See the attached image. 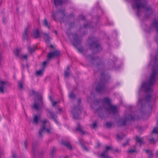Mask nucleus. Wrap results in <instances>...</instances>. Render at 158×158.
<instances>
[{
	"instance_id": "obj_1",
	"label": "nucleus",
	"mask_w": 158,
	"mask_h": 158,
	"mask_svg": "<svg viewBox=\"0 0 158 158\" xmlns=\"http://www.w3.org/2000/svg\"><path fill=\"white\" fill-rule=\"evenodd\" d=\"M142 0H132L131 6L133 9H136L137 10V15L138 17L140 16L141 10H144V15L146 18L152 17L155 12V9L150 5L146 6L142 2Z\"/></svg>"
},
{
	"instance_id": "obj_2",
	"label": "nucleus",
	"mask_w": 158,
	"mask_h": 158,
	"mask_svg": "<svg viewBox=\"0 0 158 158\" xmlns=\"http://www.w3.org/2000/svg\"><path fill=\"white\" fill-rule=\"evenodd\" d=\"M109 77L104 73H101L100 79L96 87V91L100 94H102L106 91V84L108 82Z\"/></svg>"
},
{
	"instance_id": "obj_3",
	"label": "nucleus",
	"mask_w": 158,
	"mask_h": 158,
	"mask_svg": "<svg viewBox=\"0 0 158 158\" xmlns=\"http://www.w3.org/2000/svg\"><path fill=\"white\" fill-rule=\"evenodd\" d=\"M52 17L55 21L57 22L60 20V22L64 23L65 19L67 18L66 15L65 11L64 9H62L61 8H59L58 10L54 12V11L51 12Z\"/></svg>"
},
{
	"instance_id": "obj_4",
	"label": "nucleus",
	"mask_w": 158,
	"mask_h": 158,
	"mask_svg": "<svg viewBox=\"0 0 158 158\" xmlns=\"http://www.w3.org/2000/svg\"><path fill=\"white\" fill-rule=\"evenodd\" d=\"M87 59L91 61L92 65L98 69H103L104 68V63L102 59L98 56H94L91 55H89L87 56Z\"/></svg>"
},
{
	"instance_id": "obj_5",
	"label": "nucleus",
	"mask_w": 158,
	"mask_h": 158,
	"mask_svg": "<svg viewBox=\"0 0 158 158\" xmlns=\"http://www.w3.org/2000/svg\"><path fill=\"white\" fill-rule=\"evenodd\" d=\"M139 117L132 113L126 114L123 118H120L117 121L119 126H125L128 121H134L139 119Z\"/></svg>"
},
{
	"instance_id": "obj_6",
	"label": "nucleus",
	"mask_w": 158,
	"mask_h": 158,
	"mask_svg": "<svg viewBox=\"0 0 158 158\" xmlns=\"http://www.w3.org/2000/svg\"><path fill=\"white\" fill-rule=\"evenodd\" d=\"M89 41H91L92 42L89 44L90 48L92 49V54L98 53L102 50L100 44H99L97 40L94 37L89 38Z\"/></svg>"
},
{
	"instance_id": "obj_7",
	"label": "nucleus",
	"mask_w": 158,
	"mask_h": 158,
	"mask_svg": "<svg viewBox=\"0 0 158 158\" xmlns=\"http://www.w3.org/2000/svg\"><path fill=\"white\" fill-rule=\"evenodd\" d=\"M32 93L38 99L37 102H35L32 107L36 110H40V108H42L44 106L42 96L41 95H40L38 92L34 90H32Z\"/></svg>"
},
{
	"instance_id": "obj_8",
	"label": "nucleus",
	"mask_w": 158,
	"mask_h": 158,
	"mask_svg": "<svg viewBox=\"0 0 158 158\" xmlns=\"http://www.w3.org/2000/svg\"><path fill=\"white\" fill-rule=\"evenodd\" d=\"M73 45L75 46L80 53H82L84 51V48L81 45L82 39L81 37H79L76 34L73 35Z\"/></svg>"
},
{
	"instance_id": "obj_9",
	"label": "nucleus",
	"mask_w": 158,
	"mask_h": 158,
	"mask_svg": "<svg viewBox=\"0 0 158 158\" xmlns=\"http://www.w3.org/2000/svg\"><path fill=\"white\" fill-rule=\"evenodd\" d=\"M78 106H77L74 107L71 111L73 115V118L76 119H79V115L81 113V111L79 106L81 103V99H78Z\"/></svg>"
},
{
	"instance_id": "obj_10",
	"label": "nucleus",
	"mask_w": 158,
	"mask_h": 158,
	"mask_svg": "<svg viewBox=\"0 0 158 158\" xmlns=\"http://www.w3.org/2000/svg\"><path fill=\"white\" fill-rule=\"evenodd\" d=\"M106 112H108L109 114H115L117 113V106L111 104L108 107H106L104 109Z\"/></svg>"
},
{
	"instance_id": "obj_11",
	"label": "nucleus",
	"mask_w": 158,
	"mask_h": 158,
	"mask_svg": "<svg viewBox=\"0 0 158 158\" xmlns=\"http://www.w3.org/2000/svg\"><path fill=\"white\" fill-rule=\"evenodd\" d=\"M151 26L155 29L156 30L157 34L155 40L156 43L158 44V20L157 19H154L151 24Z\"/></svg>"
},
{
	"instance_id": "obj_12",
	"label": "nucleus",
	"mask_w": 158,
	"mask_h": 158,
	"mask_svg": "<svg viewBox=\"0 0 158 158\" xmlns=\"http://www.w3.org/2000/svg\"><path fill=\"white\" fill-rule=\"evenodd\" d=\"M39 145V143L38 142H34L33 143L32 145V153L34 158H36V154L38 153V146Z\"/></svg>"
},
{
	"instance_id": "obj_13",
	"label": "nucleus",
	"mask_w": 158,
	"mask_h": 158,
	"mask_svg": "<svg viewBox=\"0 0 158 158\" xmlns=\"http://www.w3.org/2000/svg\"><path fill=\"white\" fill-rule=\"evenodd\" d=\"M60 54V52L59 50H56L54 52H50L48 55L47 59L48 60H49L54 57H59Z\"/></svg>"
},
{
	"instance_id": "obj_14",
	"label": "nucleus",
	"mask_w": 158,
	"mask_h": 158,
	"mask_svg": "<svg viewBox=\"0 0 158 158\" xmlns=\"http://www.w3.org/2000/svg\"><path fill=\"white\" fill-rule=\"evenodd\" d=\"M46 110L50 114V118H52L58 125H60V123L57 121L56 119L57 117V115L50 109H47Z\"/></svg>"
},
{
	"instance_id": "obj_15",
	"label": "nucleus",
	"mask_w": 158,
	"mask_h": 158,
	"mask_svg": "<svg viewBox=\"0 0 158 158\" xmlns=\"http://www.w3.org/2000/svg\"><path fill=\"white\" fill-rule=\"evenodd\" d=\"M46 110L50 114V118H52L58 125H60V123L57 121L56 119L57 117V115L50 109H47Z\"/></svg>"
},
{
	"instance_id": "obj_16",
	"label": "nucleus",
	"mask_w": 158,
	"mask_h": 158,
	"mask_svg": "<svg viewBox=\"0 0 158 158\" xmlns=\"http://www.w3.org/2000/svg\"><path fill=\"white\" fill-rule=\"evenodd\" d=\"M46 110L50 114V118H52L58 125H60V123L57 121L56 119L57 117V115L50 109H47Z\"/></svg>"
},
{
	"instance_id": "obj_17",
	"label": "nucleus",
	"mask_w": 158,
	"mask_h": 158,
	"mask_svg": "<svg viewBox=\"0 0 158 158\" xmlns=\"http://www.w3.org/2000/svg\"><path fill=\"white\" fill-rule=\"evenodd\" d=\"M46 110L50 114V118H52L58 125H60V123L57 121L56 119L57 117V115L50 109H47Z\"/></svg>"
},
{
	"instance_id": "obj_18",
	"label": "nucleus",
	"mask_w": 158,
	"mask_h": 158,
	"mask_svg": "<svg viewBox=\"0 0 158 158\" xmlns=\"http://www.w3.org/2000/svg\"><path fill=\"white\" fill-rule=\"evenodd\" d=\"M46 122V121L45 120H44L42 121L43 125L41 127L38 132L40 138H42L43 137L42 133L43 132V131L44 130V129H45Z\"/></svg>"
},
{
	"instance_id": "obj_19",
	"label": "nucleus",
	"mask_w": 158,
	"mask_h": 158,
	"mask_svg": "<svg viewBox=\"0 0 158 158\" xmlns=\"http://www.w3.org/2000/svg\"><path fill=\"white\" fill-rule=\"evenodd\" d=\"M29 27H27L24 29V33L22 34V39L23 41L25 40H28L29 39V36L27 34V31Z\"/></svg>"
},
{
	"instance_id": "obj_20",
	"label": "nucleus",
	"mask_w": 158,
	"mask_h": 158,
	"mask_svg": "<svg viewBox=\"0 0 158 158\" xmlns=\"http://www.w3.org/2000/svg\"><path fill=\"white\" fill-rule=\"evenodd\" d=\"M31 36H33L35 39L41 37V35L39 30L36 29L35 30H33V33L31 34Z\"/></svg>"
},
{
	"instance_id": "obj_21",
	"label": "nucleus",
	"mask_w": 158,
	"mask_h": 158,
	"mask_svg": "<svg viewBox=\"0 0 158 158\" xmlns=\"http://www.w3.org/2000/svg\"><path fill=\"white\" fill-rule=\"evenodd\" d=\"M103 108L102 106H100L97 109V111L99 115L100 118H103L105 117L103 113Z\"/></svg>"
},
{
	"instance_id": "obj_22",
	"label": "nucleus",
	"mask_w": 158,
	"mask_h": 158,
	"mask_svg": "<svg viewBox=\"0 0 158 158\" xmlns=\"http://www.w3.org/2000/svg\"><path fill=\"white\" fill-rule=\"evenodd\" d=\"M135 140L136 143H139V146H141L142 144L145 143V142L143 141V138H140L138 136L135 137Z\"/></svg>"
},
{
	"instance_id": "obj_23",
	"label": "nucleus",
	"mask_w": 158,
	"mask_h": 158,
	"mask_svg": "<svg viewBox=\"0 0 158 158\" xmlns=\"http://www.w3.org/2000/svg\"><path fill=\"white\" fill-rule=\"evenodd\" d=\"M76 131H78L82 135H84L85 134V132L82 130L79 123H77V126L76 127Z\"/></svg>"
},
{
	"instance_id": "obj_24",
	"label": "nucleus",
	"mask_w": 158,
	"mask_h": 158,
	"mask_svg": "<svg viewBox=\"0 0 158 158\" xmlns=\"http://www.w3.org/2000/svg\"><path fill=\"white\" fill-rule=\"evenodd\" d=\"M44 38L45 40V42L47 43H51L50 40L52 39V38L47 33H44Z\"/></svg>"
},
{
	"instance_id": "obj_25",
	"label": "nucleus",
	"mask_w": 158,
	"mask_h": 158,
	"mask_svg": "<svg viewBox=\"0 0 158 158\" xmlns=\"http://www.w3.org/2000/svg\"><path fill=\"white\" fill-rule=\"evenodd\" d=\"M63 3V0H54V4L56 7L62 5Z\"/></svg>"
},
{
	"instance_id": "obj_26",
	"label": "nucleus",
	"mask_w": 158,
	"mask_h": 158,
	"mask_svg": "<svg viewBox=\"0 0 158 158\" xmlns=\"http://www.w3.org/2000/svg\"><path fill=\"white\" fill-rule=\"evenodd\" d=\"M43 24L45 27L48 28V29H50L51 23H48L46 18H45L44 19L43 22Z\"/></svg>"
},
{
	"instance_id": "obj_27",
	"label": "nucleus",
	"mask_w": 158,
	"mask_h": 158,
	"mask_svg": "<svg viewBox=\"0 0 158 158\" xmlns=\"http://www.w3.org/2000/svg\"><path fill=\"white\" fill-rule=\"evenodd\" d=\"M103 101L104 103L106 104L108 106L111 104V101L109 97L104 98L103 100Z\"/></svg>"
},
{
	"instance_id": "obj_28",
	"label": "nucleus",
	"mask_w": 158,
	"mask_h": 158,
	"mask_svg": "<svg viewBox=\"0 0 158 158\" xmlns=\"http://www.w3.org/2000/svg\"><path fill=\"white\" fill-rule=\"evenodd\" d=\"M108 151H107L105 149V150L101 154L99 157L101 158H104L106 156H108L107 155L108 152Z\"/></svg>"
},
{
	"instance_id": "obj_29",
	"label": "nucleus",
	"mask_w": 158,
	"mask_h": 158,
	"mask_svg": "<svg viewBox=\"0 0 158 158\" xmlns=\"http://www.w3.org/2000/svg\"><path fill=\"white\" fill-rule=\"evenodd\" d=\"M61 143L62 145L69 148V143L63 139H61Z\"/></svg>"
},
{
	"instance_id": "obj_30",
	"label": "nucleus",
	"mask_w": 158,
	"mask_h": 158,
	"mask_svg": "<svg viewBox=\"0 0 158 158\" xmlns=\"http://www.w3.org/2000/svg\"><path fill=\"white\" fill-rule=\"evenodd\" d=\"M143 100H141L139 98L138 102L137 103V105L138 106H140L141 108H143L144 106V104L143 103Z\"/></svg>"
},
{
	"instance_id": "obj_31",
	"label": "nucleus",
	"mask_w": 158,
	"mask_h": 158,
	"mask_svg": "<svg viewBox=\"0 0 158 158\" xmlns=\"http://www.w3.org/2000/svg\"><path fill=\"white\" fill-rule=\"evenodd\" d=\"M69 66H67L66 70L64 71V77L65 78L68 77L69 75Z\"/></svg>"
},
{
	"instance_id": "obj_32",
	"label": "nucleus",
	"mask_w": 158,
	"mask_h": 158,
	"mask_svg": "<svg viewBox=\"0 0 158 158\" xmlns=\"http://www.w3.org/2000/svg\"><path fill=\"white\" fill-rule=\"evenodd\" d=\"M44 69H42L36 71L35 75L37 76H41L43 75V73L42 72Z\"/></svg>"
},
{
	"instance_id": "obj_33",
	"label": "nucleus",
	"mask_w": 158,
	"mask_h": 158,
	"mask_svg": "<svg viewBox=\"0 0 158 158\" xmlns=\"http://www.w3.org/2000/svg\"><path fill=\"white\" fill-rule=\"evenodd\" d=\"M56 152V149L55 147H53L51 152V156L52 158H53L54 153Z\"/></svg>"
},
{
	"instance_id": "obj_34",
	"label": "nucleus",
	"mask_w": 158,
	"mask_h": 158,
	"mask_svg": "<svg viewBox=\"0 0 158 158\" xmlns=\"http://www.w3.org/2000/svg\"><path fill=\"white\" fill-rule=\"evenodd\" d=\"M37 48L36 47H35L34 48H33L30 47H28V49L30 53H31L35 52V50L37 49Z\"/></svg>"
},
{
	"instance_id": "obj_35",
	"label": "nucleus",
	"mask_w": 158,
	"mask_h": 158,
	"mask_svg": "<svg viewBox=\"0 0 158 158\" xmlns=\"http://www.w3.org/2000/svg\"><path fill=\"white\" fill-rule=\"evenodd\" d=\"M39 118L37 115H36L34 117L33 122L35 124H37L39 121Z\"/></svg>"
},
{
	"instance_id": "obj_36",
	"label": "nucleus",
	"mask_w": 158,
	"mask_h": 158,
	"mask_svg": "<svg viewBox=\"0 0 158 158\" xmlns=\"http://www.w3.org/2000/svg\"><path fill=\"white\" fill-rule=\"evenodd\" d=\"M20 50L18 48H17L16 49V51H14V54L15 55V56H16L17 57H19L20 56L19 53L20 52Z\"/></svg>"
},
{
	"instance_id": "obj_37",
	"label": "nucleus",
	"mask_w": 158,
	"mask_h": 158,
	"mask_svg": "<svg viewBox=\"0 0 158 158\" xmlns=\"http://www.w3.org/2000/svg\"><path fill=\"white\" fill-rule=\"evenodd\" d=\"M18 87L19 89L21 90H22L23 89V85L22 81H19L18 84Z\"/></svg>"
},
{
	"instance_id": "obj_38",
	"label": "nucleus",
	"mask_w": 158,
	"mask_h": 158,
	"mask_svg": "<svg viewBox=\"0 0 158 158\" xmlns=\"http://www.w3.org/2000/svg\"><path fill=\"white\" fill-rule=\"evenodd\" d=\"M152 133L158 134V127H155L153 130Z\"/></svg>"
},
{
	"instance_id": "obj_39",
	"label": "nucleus",
	"mask_w": 158,
	"mask_h": 158,
	"mask_svg": "<svg viewBox=\"0 0 158 158\" xmlns=\"http://www.w3.org/2000/svg\"><path fill=\"white\" fill-rule=\"evenodd\" d=\"M106 125L107 128H110L111 127L112 124L111 123L107 122Z\"/></svg>"
},
{
	"instance_id": "obj_40",
	"label": "nucleus",
	"mask_w": 158,
	"mask_h": 158,
	"mask_svg": "<svg viewBox=\"0 0 158 158\" xmlns=\"http://www.w3.org/2000/svg\"><path fill=\"white\" fill-rule=\"evenodd\" d=\"M24 144L25 148L26 149H27L28 145V142L27 140H26L24 141Z\"/></svg>"
},
{
	"instance_id": "obj_41",
	"label": "nucleus",
	"mask_w": 158,
	"mask_h": 158,
	"mask_svg": "<svg viewBox=\"0 0 158 158\" xmlns=\"http://www.w3.org/2000/svg\"><path fill=\"white\" fill-rule=\"evenodd\" d=\"M97 122L96 121H94V123L92 125V127L93 128H95L97 126Z\"/></svg>"
},
{
	"instance_id": "obj_42",
	"label": "nucleus",
	"mask_w": 158,
	"mask_h": 158,
	"mask_svg": "<svg viewBox=\"0 0 158 158\" xmlns=\"http://www.w3.org/2000/svg\"><path fill=\"white\" fill-rule=\"evenodd\" d=\"M153 154L152 153V150L150 151L149 153L148 156V158H153Z\"/></svg>"
},
{
	"instance_id": "obj_43",
	"label": "nucleus",
	"mask_w": 158,
	"mask_h": 158,
	"mask_svg": "<svg viewBox=\"0 0 158 158\" xmlns=\"http://www.w3.org/2000/svg\"><path fill=\"white\" fill-rule=\"evenodd\" d=\"M136 151L135 149H130L127 151L128 153H134Z\"/></svg>"
},
{
	"instance_id": "obj_44",
	"label": "nucleus",
	"mask_w": 158,
	"mask_h": 158,
	"mask_svg": "<svg viewBox=\"0 0 158 158\" xmlns=\"http://www.w3.org/2000/svg\"><path fill=\"white\" fill-rule=\"evenodd\" d=\"M75 95L73 92H71V94H70V98H73L75 97Z\"/></svg>"
},
{
	"instance_id": "obj_45",
	"label": "nucleus",
	"mask_w": 158,
	"mask_h": 158,
	"mask_svg": "<svg viewBox=\"0 0 158 158\" xmlns=\"http://www.w3.org/2000/svg\"><path fill=\"white\" fill-rule=\"evenodd\" d=\"M149 143H156L155 140V139L153 138H152L150 139L149 141Z\"/></svg>"
},
{
	"instance_id": "obj_46",
	"label": "nucleus",
	"mask_w": 158,
	"mask_h": 158,
	"mask_svg": "<svg viewBox=\"0 0 158 158\" xmlns=\"http://www.w3.org/2000/svg\"><path fill=\"white\" fill-rule=\"evenodd\" d=\"M44 152L43 151L41 152L39 156L40 158H43Z\"/></svg>"
},
{
	"instance_id": "obj_47",
	"label": "nucleus",
	"mask_w": 158,
	"mask_h": 158,
	"mask_svg": "<svg viewBox=\"0 0 158 158\" xmlns=\"http://www.w3.org/2000/svg\"><path fill=\"white\" fill-rule=\"evenodd\" d=\"M12 157L13 158H17V154L14 152H12Z\"/></svg>"
},
{
	"instance_id": "obj_48",
	"label": "nucleus",
	"mask_w": 158,
	"mask_h": 158,
	"mask_svg": "<svg viewBox=\"0 0 158 158\" xmlns=\"http://www.w3.org/2000/svg\"><path fill=\"white\" fill-rule=\"evenodd\" d=\"M100 102V100H95L94 102V104L95 105H98Z\"/></svg>"
},
{
	"instance_id": "obj_49",
	"label": "nucleus",
	"mask_w": 158,
	"mask_h": 158,
	"mask_svg": "<svg viewBox=\"0 0 158 158\" xmlns=\"http://www.w3.org/2000/svg\"><path fill=\"white\" fill-rule=\"evenodd\" d=\"M47 63V61H44L43 63V68L42 69H44L45 68V66L46 65Z\"/></svg>"
},
{
	"instance_id": "obj_50",
	"label": "nucleus",
	"mask_w": 158,
	"mask_h": 158,
	"mask_svg": "<svg viewBox=\"0 0 158 158\" xmlns=\"http://www.w3.org/2000/svg\"><path fill=\"white\" fill-rule=\"evenodd\" d=\"M69 17H70V19H71V20H74V15L73 14H71L70 15Z\"/></svg>"
},
{
	"instance_id": "obj_51",
	"label": "nucleus",
	"mask_w": 158,
	"mask_h": 158,
	"mask_svg": "<svg viewBox=\"0 0 158 158\" xmlns=\"http://www.w3.org/2000/svg\"><path fill=\"white\" fill-rule=\"evenodd\" d=\"M52 102V106L53 107L55 106H56V105L57 104V102L54 101H53V102Z\"/></svg>"
},
{
	"instance_id": "obj_52",
	"label": "nucleus",
	"mask_w": 158,
	"mask_h": 158,
	"mask_svg": "<svg viewBox=\"0 0 158 158\" xmlns=\"http://www.w3.org/2000/svg\"><path fill=\"white\" fill-rule=\"evenodd\" d=\"M129 142V140L127 139L126 142L123 143V144L122 145L123 147L125 146Z\"/></svg>"
},
{
	"instance_id": "obj_53",
	"label": "nucleus",
	"mask_w": 158,
	"mask_h": 158,
	"mask_svg": "<svg viewBox=\"0 0 158 158\" xmlns=\"http://www.w3.org/2000/svg\"><path fill=\"white\" fill-rule=\"evenodd\" d=\"M66 34L68 36V38H69V29L68 28L66 30Z\"/></svg>"
},
{
	"instance_id": "obj_54",
	"label": "nucleus",
	"mask_w": 158,
	"mask_h": 158,
	"mask_svg": "<svg viewBox=\"0 0 158 158\" xmlns=\"http://www.w3.org/2000/svg\"><path fill=\"white\" fill-rule=\"evenodd\" d=\"M4 151L3 149L0 148V156H2L3 155Z\"/></svg>"
},
{
	"instance_id": "obj_55",
	"label": "nucleus",
	"mask_w": 158,
	"mask_h": 158,
	"mask_svg": "<svg viewBox=\"0 0 158 158\" xmlns=\"http://www.w3.org/2000/svg\"><path fill=\"white\" fill-rule=\"evenodd\" d=\"M47 131V133H49L50 132V131L48 128H46V127H45V129H44V130L43 131L44 132L45 131Z\"/></svg>"
},
{
	"instance_id": "obj_56",
	"label": "nucleus",
	"mask_w": 158,
	"mask_h": 158,
	"mask_svg": "<svg viewBox=\"0 0 158 158\" xmlns=\"http://www.w3.org/2000/svg\"><path fill=\"white\" fill-rule=\"evenodd\" d=\"M105 149L109 151V150H112L111 149L110 147L109 146H107L106 147Z\"/></svg>"
},
{
	"instance_id": "obj_57",
	"label": "nucleus",
	"mask_w": 158,
	"mask_h": 158,
	"mask_svg": "<svg viewBox=\"0 0 158 158\" xmlns=\"http://www.w3.org/2000/svg\"><path fill=\"white\" fill-rule=\"evenodd\" d=\"M89 27V24H85L83 25V27L85 28H86Z\"/></svg>"
},
{
	"instance_id": "obj_58",
	"label": "nucleus",
	"mask_w": 158,
	"mask_h": 158,
	"mask_svg": "<svg viewBox=\"0 0 158 158\" xmlns=\"http://www.w3.org/2000/svg\"><path fill=\"white\" fill-rule=\"evenodd\" d=\"M82 147L85 150V151H89L88 149L87 148L85 145H83V146H82Z\"/></svg>"
},
{
	"instance_id": "obj_59",
	"label": "nucleus",
	"mask_w": 158,
	"mask_h": 158,
	"mask_svg": "<svg viewBox=\"0 0 158 158\" xmlns=\"http://www.w3.org/2000/svg\"><path fill=\"white\" fill-rule=\"evenodd\" d=\"M121 151L120 150H119L118 149H117L114 150H113V152H117L118 153H119Z\"/></svg>"
},
{
	"instance_id": "obj_60",
	"label": "nucleus",
	"mask_w": 158,
	"mask_h": 158,
	"mask_svg": "<svg viewBox=\"0 0 158 158\" xmlns=\"http://www.w3.org/2000/svg\"><path fill=\"white\" fill-rule=\"evenodd\" d=\"M117 137L118 139L121 140L122 139V138L119 135H117Z\"/></svg>"
},
{
	"instance_id": "obj_61",
	"label": "nucleus",
	"mask_w": 158,
	"mask_h": 158,
	"mask_svg": "<svg viewBox=\"0 0 158 158\" xmlns=\"http://www.w3.org/2000/svg\"><path fill=\"white\" fill-rule=\"evenodd\" d=\"M27 56L26 55H24L23 56V58L24 59H26V60H27Z\"/></svg>"
},
{
	"instance_id": "obj_62",
	"label": "nucleus",
	"mask_w": 158,
	"mask_h": 158,
	"mask_svg": "<svg viewBox=\"0 0 158 158\" xmlns=\"http://www.w3.org/2000/svg\"><path fill=\"white\" fill-rule=\"evenodd\" d=\"M81 19L82 20H84L85 19V17L83 15H81Z\"/></svg>"
},
{
	"instance_id": "obj_63",
	"label": "nucleus",
	"mask_w": 158,
	"mask_h": 158,
	"mask_svg": "<svg viewBox=\"0 0 158 158\" xmlns=\"http://www.w3.org/2000/svg\"><path fill=\"white\" fill-rule=\"evenodd\" d=\"M7 20L6 19H5L4 17L3 18V23H6L7 22Z\"/></svg>"
},
{
	"instance_id": "obj_64",
	"label": "nucleus",
	"mask_w": 158,
	"mask_h": 158,
	"mask_svg": "<svg viewBox=\"0 0 158 158\" xmlns=\"http://www.w3.org/2000/svg\"><path fill=\"white\" fill-rule=\"evenodd\" d=\"M49 99H50V100L52 102H53V100L52 97L50 95L49 96Z\"/></svg>"
}]
</instances>
